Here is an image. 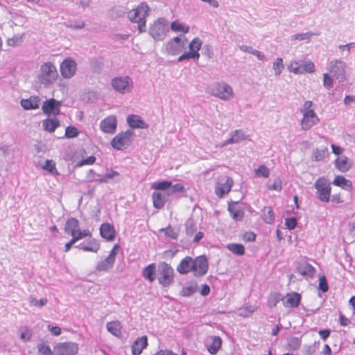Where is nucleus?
Masks as SVG:
<instances>
[{"mask_svg":"<svg viewBox=\"0 0 355 355\" xmlns=\"http://www.w3.org/2000/svg\"><path fill=\"white\" fill-rule=\"evenodd\" d=\"M107 331L116 337H121L122 324L119 320H113L107 323Z\"/></svg>","mask_w":355,"mask_h":355,"instance_id":"72a5a7b5","label":"nucleus"},{"mask_svg":"<svg viewBox=\"0 0 355 355\" xmlns=\"http://www.w3.org/2000/svg\"><path fill=\"white\" fill-rule=\"evenodd\" d=\"M213 94L223 100H229L234 95L232 88L226 83H217L213 88Z\"/></svg>","mask_w":355,"mask_h":355,"instance_id":"f3484780","label":"nucleus"},{"mask_svg":"<svg viewBox=\"0 0 355 355\" xmlns=\"http://www.w3.org/2000/svg\"><path fill=\"white\" fill-rule=\"evenodd\" d=\"M78 350V344L71 341L58 343L53 347L55 355H76Z\"/></svg>","mask_w":355,"mask_h":355,"instance_id":"1a4fd4ad","label":"nucleus"},{"mask_svg":"<svg viewBox=\"0 0 355 355\" xmlns=\"http://www.w3.org/2000/svg\"><path fill=\"white\" fill-rule=\"evenodd\" d=\"M302 296L300 293L292 292L288 293L284 296L283 304L287 308L297 307L301 302Z\"/></svg>","mask_w":355,"mask_h":355,"instance_id":"4be33fe9","label":"nucleus"},{"mask_svg":"<svg viewBox=\"0 0 355 355\" xmlns=\"http://www.w3.org/2000/svg\"><path fill=\"white\" fill-rule=\"evenodd\" d=\"M223 340L218 336H211L208 338L206 347L211 355L216 354L222 347Z\"/></svg>","mask_w":355,"mask_h":355,"instance_id":"6ab92c4d","label":"nucleus"},{"mask_svg":"<svg viewBox=\"0 0 355 355\" xmlns=\"http://www.w3.org/2000/svg\"><path fill=\"white\" fill-rule=\"evenodd\" d=\"M162 231L164 232V234L170 239H178V234L171 226L167 227L164 229H162Z\"/></svg>","mask_w":355,"mask_h":355,"instance_id":"3c124183","label":"nucleus"},{"mask_svg":"<svg viewBox=\"0 0 355 355\" xmlns=\"http://www.w3.org/2000/svg\"><path fill=\"white\" fill-rule=\"evenodd\" d=\"M233 180L228 177H223L219 182H217L215 189V193L218 198H222L224 195L227 194L233 186Z\"/></svg>","mask_w":355,"mask_h":355,"instance_id":"2eb2a0df","label":"nucleus"},{"mask_svg":"<svg viewBox=\"0 0 355 355\" xmlns=\"http://www.w3.org/2000/svg\"><path fill=\"white\" fill-rule=\"evenodd\" d=\"M116 117L114 115L108 116L101 121V130L106 133H114L116 129Z\"/></svg>","mask_w":355,"mask_h":355,"instance_id":"aec40b11","label":"nucleus"},{"mask_svg":"<svg viewBox=\"0 0 355 355\" xmlns=\"http://www.w3.org/2000/svg\"><path fill=\"white\" fill-rule=\"evenodd\" d=\"M134 132L128 130L117 134L111 141V146L116 150H122L125 146L130 144Z\"/></svg>","mask_w":355,"mask_h":355,"instance_id":"9d476101","label":"nucleus"},{"mask_svg":"<svg viewBox=\"0 0 355 355\" xmlns=\"http://www.w3.org/2000/svg\"><path fill=\"white\" fill-rule=\"evenodd\" d=\"M256 234L253 232H248L243 234L242 239L245 242H253L256 240Z\"/></svg>","mask_w":355,"mask_h":355,"instance_id":"4d7b16f0","label":"nucleus"},{"mask_svg":"<svg viewBox=\"0 0 355 355\" xmlns=\"http://www.w3.org/2000/svg\"><path fill=\"white\" fill-rule=\"evenodd\" d=\"M297 271L302 276L313 277L316 272L315 268L306 261L298 263Z\"/></svg>","mask_w":355,"mask_h":355,"instance_id":"393cba45","label":"nucleus"},{"mask_svg":"<svg viewBox=\"0 0 355 355\" xmlns=\"http://www.w3.org/2000/svg\"><path fill=\"white\" fill-rule=\"evenodd\" d=\"M154 355H178V354L173 352L171 350L160 349L157 353H155ZM180 355H187V351L184 348L182 349Z\"/></svg>","mask_w":355,"mask_h":355,"instance_id":"5fc2aeb1","label":"nucleus"},{"mask_svg":"<svg viewBox=\"0 0 355 355\" xmlns=\"http://www.w3.org/2000/svg\"><path fill=\"white\" fill-rule=\"evenodd\" d=\"M150 7L146 2H141L135 8L132 9L128 13L129 20L138 24L139 32L146 31V20L148 16Z\"/></svg>","mask_w":355,"mask_h":355,"instance_id":"f257e3e1","label":"nucleus"},{"mask_svg":"<svg viewBox=\"0 0 355 355\" xmlns=\"http://www.w3.org/2000/svg\"><path fill=\"white\" fill-rule=\"evenodd\" d=\"M283 60L281 58H277L276 61L273 63V69L275 76H279L284 69Z\"/></svg>","mask_w":355,"mask_h":355,"instance_id":"09e8293b","label":"nucleus"},{"mask_svg":"<svg viewBox=\"0 0 355 355\" xmlns=\"http://www.w3.org/2000/svg\"><path fill=\"white\" fill-rule=\"evenodd\" d=\"M284 297L279 293H273L270 295V302H272L273 306H275L280 301H284Z\"/></svg>","mask_w":355,"mask_h":355,"instance_id":"6e6d98bb","label":"nucleus"},{"mask_svg":"<svg viewBox=\"0 0 355 355\" xmlns=\"http://www.w3.org/2000/svg\"><path fill=\"white\" fill-rule=\"evenodd\" d=\"M343 201L340 193L334 194L331 198V202L335 204L341 203Z\"/></svg>","mask_w":355,"mask_h":355,"instance_id":"774afa93","label":"nucleus"},{"mask_svg":"<svg viewBox=\"0 0 355 355\" xmlns=\"http://www.w3.org/2000/svg\"><path fill=\"white\" fill-rule=\"evenodd\" d=\"M31 333L27 328H26V329L23 332H21L20 335V338L24 341H28L31 340Z\"/></svg>","mask_w":355,"mask_h":355,"instance_id":"0e129e2a","label":"nucleus"},{"mask_svg":"<svg viewBox=\"0 0 355 355\" xmlns=\"http://www.w3.org/2000/svg\"><path fill=\"white\" fill-rule=\"evenodd\" d=\"M76 69L77 64L71 58H65L60 64V73L64 78H71L76 73Z\"/></svg>","mask_w":355,"mask_h":355,"instance_id":"4468645a","label":"nucleus"},{"mask_svg":"<svg viewBox=\"0 0 355 355\" xmlns=\"http://www.w3.org/2000/svg\"><path fill=\"white\" fill-rule=\"evenodd\" d=\"M187 42V39H182L180 37H175L166 44V50L167 53L171 55H178L185 49Z\"/></svg>","mask_w":355,"mask_h":355,"instance_id":"f8f14e48","label":"nucleus"},{"mask_svg":"<svg viewBox=\"0 0 355 355\" xmlns=\"http://www.w3.org/2000/svg\"><path fill=\"white\" fill-rule=\"evenodd\" d=\"M79 132L74 126H68L66 128L64 136L67 138H73L78 135Z\"/></svg>","mask_w":355,"mask_h":355,"instance_id":"8fccbe9b","label":"nucleus"},{"mask_svg":"<svg viewBox=\"0 0 355 355\" xmlns=\"http://www.w3.org/2000/svg\"><path fill=\"white\" fill-rule=\"evenodd\" d=\"M197 284L191 283L189 285H187L182 288V295L183 296H189L193 294L197 290Z\"/></svg>","mask_w":355,"mask_h":355,"instance_id":"49530a36","label":"nucleus"},{"mask_svg":"<svg viewBox=\"0 0 355 355\" xmlns=\"http://www.w3.org/2000/svg\"><path fill=\"white\" fill-rule=\"evenodd\" d=\"M328 155V149L324 147L322 149H315L313 153V158L315 161H321Z\"/></svg>","mask_w":355,"mask_h":355,"instance_id":"c03bdc74","label":"nucleus"},{"mask_svg":"<svg viewBox=\"0 0 355 355\" xmlns=\"http://www.w3.org/2000/svg\"><path fill=\"white\" fill-rule=\"evenodd\" d=\"M288 70L295 74L311 73L315 71V64L310 60L291 61Z\"/></svg>","mask_w":355,"mask_h":355,"instance_id":"423d86ee","label":"nucleus"},{"mask_svg":"<svg viewBox=\"0 0 355 355\" xmlns=\"http://www.w3.org/2000/svg\"><path fill=\"white\" fill-rule=\"evenodd\" d=\"M114 261L115 259L114 258L108 256L103 261L98 263V269L100 270H106L113 266Z\"/></svg>","mask_w":355,"mask_h":355,"instance_id":"37998d69","label":"nucleus"},{"mask_svg":"<svg viewBox=\"0 0 355 355\" xmlns=\"http://www.w3.org/2000/svg\"><path fill=\"white\" fill-rule=\"evenodd\" d=\"M96 157L94 156H89V157H87V159H83L80 163H78L77 164L78 166H84V165H92L93 164H94V162H96Z\"/></svg>","mask_w":355,"mask_h":355,"instance_id":"13d9d810","label":"nucleus"},{"mask_svg":"<svg viewBox=\"0 0 355 355\" xmlns=\"http://www.w3.org/2000/svg\"><path fill=\"white\" fill-rule=\"evenodd\" d=\"M120 248V245L119 243L114 244L112 249L111 250L110 254L108 256L111 257L112 258H114L115 259L116 255L117 254V252Z\"/></svg>","mask_w":355,"mask_h":355,"instance_id":"338daca9","label":"nucleus"},{"mask_svg":"<svg viewBox=\"0 0 355 355\" xmlns=\"http://www.w3.org/2000/svg\"><path fill=\"white\" fill-rule=\"evenodd\" d=\"M174 277V270L170 264L164 261L159 263L157 280L162 287H169L173 283Z\"/></svg>","mask_w":355,"mask_h":355,"instance_id":"20e7f679","label":"nucleus"},{"mask_svg":"<svg viewBox=\"0 0 355 355\" xmlns=\"http://www.w3.org/2000/svg\"><path fill=\"white\" fill-rule=\"evenodd\" d=\"M38 351L41 355H53L50 347L44 343L39 345Z\"/></svg>","mask_w":355,"mask_h":355,"instance_id":"603ef678","label":"nucleus"},{"mask_svg":"<svg viewBox=\"0 0 355 355\" xmlns=\"http://www.w3.org/2000/svg\"><path fill=\"white\" fill-rule=\"evenodd\" d=\"M21 105L25 110H35L40 106V98L37 96H31L21 101Z\"/></svg>","mask_w":355,"mask_h":355,"instance_id":"473e14b6","label":"nucleus"},{"mask_svg":"<svg viewBox=\"0 0 355 355\" xmlns=\"http://www.w3.org/2000/svg\"><path fill=\"white\" fill-rule=\"evenodd\" d=\"M263 220L268 224H272L275 220V214L270 207H265L263 209Z\"/></svg>","mask_w":355,"mask_h":355,"instance_id":"58836bf2","label":"nucleus"},{"mask_svg":"<svg viewBox=\"0 0 355 355\" xmlns=\"http://www.w3.org/2000/svg\"><path fill=\"white\" fill-rule=\"evenodd\" d=\"M227 248L233 254L242 256L245 254V247L240 243H229Z\"/></svg>","mask_w":355,"mask_h":355,"instance_id":"ea45409f","label":"nucleus"},{"mask_svg":"<svg viewBox=\"0 0 355 355\" xmlns=\"http://www.w3.org/2000/svg\"><path fill=\"white\" fill-rule=\"evenodd\" d=\"M47 328L54 336H58L62 333L61 328L58 326H52L49 324Z\"/></svg>","mask_w":355,"mask_h":355,"instance_id":"680f3d73","label":"nucleus"},{"mask_svg":"<svg viewBox=\"0 0 355 355\" xmlns=\"http://www.w3.org/2000/svg\"><path fill=\"white\" fill-rule=\"evenodd\" d=\"M333 184L349 192L353 190L352 182L343 175H336L333 180Z\"/></svg>","mask_w":355,"mask_h":355,"instance_id":"bb28decb","label":"nucleus"},{"mask_svg":"<svg viewBox=\"0 0 355 355\" xmlns=\"http://www.w3.org/2000/svg\"><path fill=\"white\" fill-rule=\"evenodd\" d=\"M313 107V102L311 101H306L304 102L303 107L300 110L303 115L301 119V128L303 130H308L311 129L320 121V119L315 112Z\"/></svg>","mask_w":355,"mask_h":355,"instance_id":"f03ea898","label":"nucleus"},{"mask_svg":"<svg viewBox=\"0 0 355 355\" xmlns=\"http://www.w3.org/2000/svg\"><path fill=\"white\" fill-rule=\"evenodd\" d=\"M240 48L244 52H248L249 53H252L256 55L257 58L260 60H263L265 58L263 54H262L260 51L257 50L253 49L251 46H241Z\"/></svg>","mask_w":355,"mask_h":355,"instance_id":"de8ad7c7","label":"nucleus"},{"mask_svg":"<svg viewBox=\"0 0 355 355\" xmlns=\"http://www.w3.org/2000/svg\"><path fill=\"white\" fill-rule=\"evenodd\" d=\"M112 87L120 93H125L131 91L132 82L128 76L116 77L112 80Z\"/></svg>","mask_w":355,"mask_h":355,"instance_id":"ddd939ff","label":"nucleus"},{"mask_svg":"<svg viewBox=\"0 0 355 355\" xmlns=\"http://www.w3.org/2000/svg\"><path fill=\"white\" fill-rule=\"evenodd\" d=\"M100 234L107 241H114L116 235L114 225L109 223H104L101 225Z\"/></svg>","mask_w":355,"mask_h":355,"instance_id":"412c9836","label":"nucleus"},{"mask_svg":"<svg viewBox=\"0 0 355 355\" xmlns=\"http://www.w3.org/2000/svg\"><path fill=\"white\" fill-rule=\"evenodd\" d=\"M192 257L186 256L177 266L176 270L181 275H186L192 271Z\"/></svg>","mask_w":355,"mask_h":355,"instance_id":"a878e982","label":"nucleus"},{"mask_svg":"<svg viewBox=\"0 0 355 355\" xmlns=\"http://www.w3.org/2000/svg\"><path fill=\"white\" fill-rule=\"evenodd\" d=\"M128 125L132 128H147L148 125L146 124L140 116L135 114L128 115L127 117Z\"/></svg>","mask_w":355,"mask_h":355,"instance_id":"2f4dec72","label":"nucleus"},{"mask_svg":"<svg viewBox=\"0 0 355 355\" xmlns=\"http://www.w3.org/2000/svg\"><path fill=\"white\" fill-rule=\"evenodd\" d=\"M60 125V121L58 118H46L42 121L44 130L49 132H53Z\"/></svg>","mask_w":355,"mask_h":355,"instance_id":"7c9ffc66","label":"nucleus"},{"mask_svg":"<svg viewBox=\"0 0 355 355\" xmlns=\"http://www.w3.org/2000/svg\"><path fill=\"white\" fill-rule=\"evenodd\" d=\"M254 175L257 178H267L270 175L269 169L265 165H261L257 169L254 170Z\"/></svg>","mask_w":355,"mask_h":355,"instance_id":"a18cd8bd","label":"nucleus"},{"mask_svg":"<svg viewBox=\"0 0 355 355\" xmlns=\"http://www.w3.org/2000/svg\"><path fill=\"white\" fill-rule=\"evenodd\" d=\"M150 188L156 191H166V196H170L175 193H182L185 191V188L183 184H175L173 185L171 181L153 182L150 184Z\"/></svg>","mask_w":355,"mask_h":355,"instance_id":"0eeeda50","label":"nucleus"},{"mask_svg":"<svg viewBox=\"0 0 355 355\" xmlns=\"http://www.w3.org/2000/svg\"><path fill=\"white\" fill-rule=\"evenodd\" d=\"M80 248L85 252H97L100 249V245L95 239H92L87 245H81Z\"/></svg>","mask_w":355,"mask_h":355,"instance_id":"4c0bfd02","label":"nucleus"},{"mask_svg":"<svg viewBox=\"0 0 355 355\" xmlns=\"http://www.w3.org/2000/svg\"><path fill=\"white\" fill-rule=\"evenodd\" d=\"M323 84L325 87H331L333 85V79L327 73L323 75Z\"/></svg>","mask_w":355,"mask_h":355,"instance_id":"e2e57ef3","label":"nucleus"},{"mask_svg":"<svg viewBox=\"0 0 355 355\" xmlns=\"http://www.w3.org/2000/svg\"><path fill=\"white\" fill-rule=\"evenodd\" d=\"M336 168L340 172H347L352 167V162L346 156H340L336 159L335 162Z\"/></svg>","mask_w":355,"mask_h":355,"instance_id":"c756f323","label":"nucleus"},{"mask_svg":"<svg viewBox=\"0 0 355 355\" xmlns=\"http://www.w3.org/2000/svg\"><path fill=\"white\" fill-rule=\"evenodd\" d=\"M61 101H56L54 98H50L43 103L42 110L43 112L48 116H57L61 113Z\"/></svg>","mask_w":355,"mask_h":355,"instance_id":"dca6fc26","label":"nucleus"},{"mask_svg":"<svg viewBox=\"0 0 355 355\" xmlns=\"http://www.w3.org/2000/svg\"><path fill=\"white\" fill-rule=\"evenodd\" d=\"M58 76L56 67L51 62H44L40 68L37 79L44 85H49L54 83Z\"/></svg>","mask_w":355,"mask_h":355,"instance_id":"7ed1b4c3","label":"nucleus"},{"mask_svg":"<svg viewBox=\"0 0 355 355\" xmlns=\"http://www.w3.org/2000/svg\"><path fill=\"white\" fill-rule=\"evenodd\" d=\"M282 189V181L279 178L276 179L273 184L269 187V189L279 191Z\"/></svg>","mask_w":355,"mask_h":355,"instance_id":"052dcab7","label":"nucleus"},{"mask_svg":"<svg viewBox=\"0 0 355 355\" xmlns=\"http://www.w3.org/2000/svg\"><path fill=\"white\" fill-rule=\"evenodd\" d=\"M228 211L234 220L239 221L243 218L244 211L237 202L230 203Z\"/></svg>","mask_w":355,"mask_h":355,"instance_id":"cd10ccee","label":"nucleus"},{"mask_svg":"<svg viewBox=\"0 0 355 355\" xmlns=\"http://www.w3.org/2000/svg\"><path fill=\"white\" fill-rule=\"evenodd\" d=\"M155 191L152 195L153 205L155 208L161 209L164 207L169 196H166V193H162V191Z\"/></svg>","mask_w":355,"mask_h":355,"instance_id":"b1692460","label":"nucleus"},{"mask_svg":"<svg viewBox=\"0 0 355 355\" xmlns=\"http://www.w3.org/2000/svg\"><path fill=\"white\" fill-rule=\"evenodd\" d=\"M64 230L71 238H78V240L85 237L91 238L92 236L89 230H80L79 221L75 218H70L67 220Z\"/></svg>","mask_w":355,"mask_h":355,"instance_id":"39448f33","label":"nucleus"},{"mask_svg":"<svg viewBox=\"0 0 355 355\" xmlns=\"http://www.w3.org/2000/svg\"><path fill=\"white\" fill-rule=\"evenodd\" d=\"M148 346V338L143 336L137 338L131 346V352L132 355H140L143 350Z\"/></svg>","mask_w":355,"mask_h":355,"instance_id":"5701e85b","label":"nucleus"},{"mask_svg":"<svg viewBox=\"0 0 355 355\" xmlns=\"http://www.w3.org/2000/svg\"><path fill=\"white\" fill-rule=\"evenodd\" d=\"M345 63L340 60H332L328 67L329 72L336 78H344L345 73Z\"/></svg>","mask_w":355,"mask_h":355,"instance_id":"a211bd4d","label":"nucleus"},{"mask_svg":"<svg viewBox=\"0 0 355 355\" xmlns=\"http://www.w3.org/2000/svg\"><path fill=\"white\" fill-rule=\"evenodd\" d=\"M319 288L324 293L329 290L328 283L324 275L319 277Z\"/></svg>","mask_w":355,"mask_h":355,"instance_id":"864d4df0","label":"nucleus"},{"mask_svg":"<svg viewBox=\"0 0 355 355\" xmlns=\"http://www.w3.org/2000/svg\"><path fill=\"white\" fill-rule=\"evenodd\" d=\"M285 225L288 230H293L297 225V220L295 218H288L286 220Z\"/></svg>","mask_w":355,"mask_h":355,"instance_id":"bf43d9fd","label":"nucleus"},{"mask_svg":"<svg viewBox=\"0 0 355 355\" xmlns=\"http://www.w3.org/2000/svg\"><path fill=\"white\" fill-rule=\"evenodd\" d=\"M192 271L195 277H201L205 275L209 268V263L205 255H200L196 258H192Z\"/></svg>","mask_w":355,"mask_h":355,"instance_id":"9b49d317","label":"nucleus"},{"mask_svg":"<svg viewBox=\"0 0 355 355\" xmlns=\"http://www.w3.org/2000/svg\"><path fill=\"white\" fill-rule=\"evenodd\" d=\"M42 168L53 175H59V172L56 168L55 162L52 159H47L42 166Z\"/></svg>","mask_w":355,"mask_h":355,"instance_id":"79ce46f5","label":"nucleus"},{"mask_svg":"<svg viewBox=\"0 0 355 355\" xmlns=\"http://www.w3.org/2000/svg\"><path fill=\"white\" fill-rule=\"evenodd\" d=\"M315 188L320 200L325 202L330 200L331 188L326 178H319L315 182Z\"/></svg>","mask_w":355,"mask_h":355,"instance_id":"6e6552de","label":"nucleus"},{"mask_svg":"<svg viewBox=\"0 0 355 355\" xmlns=\"http://www.w3.org/2000/svg\"><path fill=\"white\" fill-rule=\"evenodd\" d=\"M202 42L198 37L194 38L189 44V51L192 53L195 60H198L200 58L199 51L201 49Z\"/></svg>","mask_w":355,"mask_h":355,"instance_id":"f704fd0d","label":"nucleus"},{"mask_svg":"<svg viewBox=\"0 0 355 355\" xmlns=\"http://www.w3.org/2000/svg\"><path fill=\"white\" fill-rule=\"evenodd\" d=\"M78 241H79L78 238H71V240L65 244L64 252H69L70 250L71 246Z\"/></svg>","mask_w":355,"mask_h":355,"instance_id":"69168bd1","label":"nucleus"},{"mask_svg":"<svg viewBox=\"0 0 355 355\" xmlns=\"http://www.w3.org/2000/svg\"><path fill=\"white\" fill-rule=\"evenodd\" d=\"M150 34L156 39L159 40L164 34V23L162 19H158L154 21L153 24L150 27Z\"/></svg>","mask_w":355,"mask_h":355,"instance_id":"c85d7f7f","label":"nucleus"},{"mask_svg":"<svg viewBox=\"0 0 355 355\" xmlns=\"http://www.w3.org/2000/svg\"><path fill=\"white\" fill-rule=\"evenodd\" d=\"M155 263H150L143 269L142 276L145 279L149 281L150 282H153L155 279Z\"/></svg>","mask_w":355,"mask_h":355,"instance_id":"c9c22d12","label":"nucleus"},{"mask_svg":"<svg viewBox=\"0 0 355 355\" xmlns=\"http://www.w3.org/2000/svg\"><path fill=\"white\" fill-rule=\"evenodd\" d=\"M171 28L174 32H182L187 33L189 31V27L183 25L178 20H175L171 22Z\"/></svg>","mask_w":355,"mask_h":355,"instance_id":"a19ab883","label":"nucleus"},{"mask_svg":"<svg viewBox=\"0 0 355 355\" xmlns=\"http://www.w3.org/2000/svg\"><path fill=\"white\" fill-rule=\"evenodd\" d=\"M245 139V135L241 130H236L232 132L230 139L225 141L223 146L236 144Z\"/></svg>","mask_w":355,"mask_h":355,"instance_id":"e433bc0d","label":"nucleus"}]
</instances>
